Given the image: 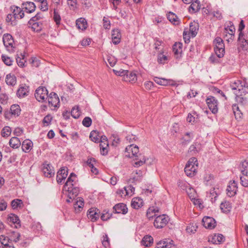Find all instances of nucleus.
Here are the masks:
<instances>
[{"mask_svg": "<svg viewBox=\"0 0 248 248\" xmlns=\"http://www.w3.org/2000/svg\"><path fill=\"white\" fill-rule=\"evenodd\" d=\"M139 152L138 146L134 144H131L125 148V155L129 158L135 157V160H137L133 164L135 167H139L145 163L144 157L141 156L140 154V158H139L138 155Z\"/></svg>", "mask_w": 248, "mask_h": 248, "instance_id": "f257e3e1", "label": "nucleus"}, {"mask_svg": "<svg viewBox=\"0 0 248 248\" xmlns=\"http://www.w3.org/2000/svg\"><path fill=\"white\" fill-rule=\"evenodd\" d=\"M198 164L196 158L192 157L189 159L185 168V172L187 176L192 177L195 175Z\"/></svg>", "mask_w": 248, "mask_h": 248, "instance_id": "f03ea898", "label": "nucleus"}, {"mask_svg": "<svg viewBox=\"0 0 248 248\" xmlns=\"http://www.w3.org/2000/svg\"><path fill=\"white\" fill-rule=\"evenodd\" d=\"M215 44L214 50L216 54L219 58H222L224 56L225 53L224 44L223 40L220 37H217L214 41Z\"/></svg>", "mask_w": 248, "mask_h": 248, "instance_id": "7ed1b4c3", "label": "nucleus"}, {"mask_svg": "<svg viewBox=\"0 0 248 248\" xmlns=\"http://www.w3.org/2000/svg\"><path fill=\"white\" fill-rule=\"evenodd\" d=\"M48 91L46 87H39L35 91L34 96L37 100L39 102H45L48 97Z\"/></svg>", "mask_w": 248, "mask_h": 248, "instance_id": "20e7f679", "label": "nucleus"}, {"mask_svg": "<svg viewBox=\"0 0 248 248\" xmlns=\"http://www.w3.org/2000/svg\"><path fill=\"white\" fill-rule=\"evenodd\" d=\"M169 221V217L166 215H162L155 217L154 225L156 229H161L164 227Z\"/></svg>", "mask_w": 248, "mask_h": 248, "instance_id": "39448f33", "label": "nucleus"}, {"mask_svg": "<svg viewBox=\"0 0 248 248\" xmlns=\"http://www.w3.org/2000/svg\"><path fill=\"white\" fill-rule=\"evenodd\" d=\"M237 85L238 88L234 92L236 96H243L248 93V85L245 81L237 80Z\"/></svg>", "mask_w": 248, "mask_h": 248, "instance_id": "423d86ee", "label": "nucleus"}, {"mask_svg": "<svg viewBox=\"0 0 248 248\" xmlns=\"http://www.w3.org/2000/svg\"><path fill=\"white\" fill-rule=\"evenodd\" d=\"M207 106L213 113H216L218 111V101L213 96H209L206 99Z\"/></svg>", "mask_w": 248, "mask_h": 248, "instance_id": "0eeeda50", "label": "nucleus"}, {"mask_svg": "<svg viewBox=\"0 0 248 248\" xmlns=\"http://www.w3.org/2000/svg\"><path fill=\"white\" fill-rule=\"evenodd\" d=\"M47 99H48V102L50 107H53L55 108L59 107L60 100L56 93L51 92L48 95Z\"/></svg>", "mask_w": 248, "mask_h": 248, "instance_id": "6e6552de", "label": "nucleus"}, {"mask_svg": "<svg viewBox=\"0 0 248 248\" xmlns=\"http://www.w3.org/2000/svg\"><path fill=\"white\" fill-rule=\"evenodd\" d=\"M238 41L240 47L243 50L246 51L248 49V37L243 32L239 33Z\"/></svg>", "mask_w": 248, "mask_h": 248, "instance_id": "1a4fd4ad", "label": "nucleus"}, {"mask_svg": "<svg viewBox=\"0 0 248 248\" xmlns=\"http://www.w3.org/2000/svg\"><path fill=\"white\" fill-rule=\"evenodd\" d=\"M42 171L45 177L50 178L54 175L53 168L49 164L45 163L42 165Z\"/></svg>", "mask_w": 248, "mask_h": 248, "instance_id": "9d476101", "label": "nucleus"}, {"mask_svg": "<svg viewBox=\"0 0 248 248\" xmlns=\"http://www.w3.org/2000/svg\"><path fill=\"white\" fill-rule=\"evenodd\" d=\"M203 226L208 229H212L216 226V222L214 218L210 217H204L202 220Z\"/></svg>", "mask_w": 248, "mask_h": 248, "instance_id": "9b49d317", "label": "nucleus"}, {"mask_svg": "<svg viewBox=\"0 0 248 248\" xmlns=\"http://www.w3.org/2000/svg\"><path fill=\"white\" fill-rule=\"evenodd\" d=\"M11 9L12 11L13 16H14V19H21L25 16V13L22 7L20 8L13 5L11 7Z\"/></svg>", "mask_w": 248, "mask_h": 248, "instance_id": "f8f14e48", "label": "nucleus"}, {"mask_svg": "<svg viewBox=\"0 0 248 248\" xmlns=\"http://www.w3.org/2000/svg\"><path fill=\"white\" fill-rule=\"evenodd\" d=\"M226 190L227 194L229 197H232L234 196L236 194L237 191V183L234 181H231L227 186Z\"/></svg>", "mask_w": 248, "mask_h": 248, "instance_id": "ddd939ff", "label": "nucleus"}, {"mask_svg": "<svg viewBox=\"0 0 248 248\" xmlns=\"http://www.w3.org/2000/svg\"><path fill=\"white\" fill-rule=\"evenodd\" d=\"M22 9L24 13L30 14L35 10L36 6L34 3L31 1H26L22 3L21 6Z\"/></svg>", "mask_w": 248, "mask_h": 248, "instance_id": "4468645a", "label": "nucleus"}, {"mask_svg": "<svg viewBox=\"0 0 248 248\" xmlns=\"http://www.w3.org/2000/svg\"><path fill=\"white\" fill-rule=\"evenodd\" d=\"M68 169L66 167H62L57 172V182L58 184H61L64 180L68 175Z\"/></svg>", "mask_w": 248, "mask_h": 248, "instance_id": "2eb2a0df", "label": "nucleus"}, {"mask_svg": "<svg viewBox=\"0 0 248 248\" xmlns=\"http://www.w3.org/2000/svg\"><path fill=\"white\" fill-rule=\"evenodd\" d=\"M182 47L183 44L180 42H176L173 46V52L174 53V57L177 59H179L181 57Z\"/></svg>", "mask_w": 248, "mask_h": 248, "instance_id": "dca6fc26", "label": "nucleus"}, {"mask_svg": "<svg viewBox=\"0 0 248 248\" xmlns=\"http://www.w3.org/2000/svg\"><path fill=\"white\" fill-rule=\"evenodd\" d=\"M173 242V241L170 239L161 241L157 244L156 248H176Z\"/></svg>", "mask_w": 248, "mask_h": 248, "instance_id": "f3484780", "label": "nucleus"}, {"mask_svg": "<svg viewBox=\"0 0 248 248\" xmlns=\"http://www.w3.org/2000/svg\"><path fill=\"white\" fill-rule=\"evenodd\" d=\"M113 212L117 214H125L127 213V208L126 204L120 203L116 204L113 208Z\"/></svg>", "mask_w": 248, "mask_h": 248, "instance_id": "a211bd4d", "label": "nucleus"}, {"mask_svg": "<svg viewBox=\"0 0 248 248\" xmlns=\"http://www.w3.org/2000/svg\"><path fill=\"white\" fill-rule=\"evenodd\" d=\"M98 210L96 208H91L87 212V217L91 221H95L99 217V215L97 213Z\"/></svg>", "mask_w": 248, "mask_h": 248, "instance_id": "6ab92c4d", "label": "nucleus"}, {"mask_svg": "<svg viewBox=\"0 0 248 248\" xmlns=\"http://www.w3.org/2000/svg\"><path fill=\"white\" fill-rule=\"evenodd\" d=\"M3 42L6 47H12L14 43V40L10 34H4L3 36Z\"/></svg>", "mask_w": 248, "mask_h": 248, "instance_id": "aec40b11", "label": "nucleus"}, {"mask_svg": "<svg viewBox=\"0 0 248 248\" xmlns=\"http://www.w3.org/2000/svg\"><path fill=\"white\" fill-rule=\"evenodd\" d=\"M112 40L114 44L117 45L120 42L121 34L119 29H114L112 32Z\"/></svg>", "mask_w": 248, "mask_h": 248, "instance_id": "412c9836", "label": "nucleus"}, {"mask_svg": "<svg viewBox=\"0 0 248 248\" xmlns=\"http://www.w3.org/2000/svg\"><path fill=\"white\" fill-rule=\"evenodd\" d=\"M154 81L157 84L162 86L173 85L172 83L173 81L172 80H168L165 78L155 77L154 78Z\"/></svg>", "mask_w": 248, "mask_h": 248, "instance_id": "4be33fe9", "label": "nucleus"}, {"mask_svg": "<svg viewBox=\"0 0 248 248\" xmlns=\"http://www.w3.org/2000/svg\"><path fill=\"white\" fill-rule=\"evenodd\" d=\"M33 143L29 139L24 140L22 143V149L25 153H29L32 148Z\"/></svg>", "mask_w": 248, "mask_h": 248, "instance_id": "5701e85b", "label": "nucleus"}, {"mask_svg": "<svg viewBox=\"0 0 248 248\" xmlns=\"http://www.w3.org/2000/svg\"><path fill=\"white\" fill-rule=\"evenodd\" d=\"M126 82H135L137 81V75L135 72L127 71L126 76H124V80Z\"/></svg>", "mask_w": 248, "mask_h": 248, "instance_id": "b1692460", "label": "nucleus"}, {"mask_svg": "<svg viewBox=\"0 0 248 248\" xmlns=\"http://www.w3.org/2000/svg\"><path fill=\"white\" fill-rule=\"evenodd\" d=\"M235 29L231 22H229V25L225 28V33H228L230 35V39L233 40L234 37Z\"/></svg>", "mask_w": 248, "mask_h": 248, "instance_id": "393cba45", "label": "nucleus"}, {"mask_svg": "<svg viewBox=\"0 0 248 248\" xmlns=\"http://www.w3.org/2000/svg\"><path fill=\"white\" fill-rule=\"evenodd\" d=\"M167 18L174 25H179L180 23L178 16L173 13L170 12L167 14Z\"/></svg>", "mask_w": 248, "mask_h": 248, "instance_id": "a878e982", "label": "nucleus"}, {"mask_svg": "<svg viewBox=\"0 0 248 248\" xmlns=\"http://www.w3.org/2000/svg\"><path fill=\"white\" fill-rule=\"evenodd\" d=\"M232 109L236 119L239 120L242 118L243 113L238 105L233 104L232 106Z\"/></svg>", "mask_w": 248, "mask_h": 248, "instance_id": "bb28decb", "label": "nucleus"}, {"mask_svg": "<svg viewBox=\"0 0 248 248\" xmlns=\"http://www.w3.org/2000/svg\"><path fill=\"white\" fill-rule=\"evenodd\" d=\"M131 206L136 209H138L143 205V201L139 197L134 198L131 202Z\"/></svg>", "mask_w": 248, "mask_h": 248, "instance_id": "cd10ccee", "label": "nucleus"}, {"mask_svg": "<svg viewBox=\"0 0 248 248\" xmlns=\"http://www.w3.org/2000/svg\"><path fill=\"white\" fill-rule=\"evenodd\" d=\"M76 26L78 29L84 30L87 28V22L84 18H79L76 20Z\"/></svg>", "mask_w": 248, "mask_h": 248, "instance_id": "c85d7f7f", "label": "nucleus"}, {"mask_svg": "<svg viewBox=\"0 0 248 248\" xmlns=\"http://www.w3.org/2000/svg\"><path fill=\"white\" fill-rule=\"evenodd\" d=\"M178 186L179 187H180L183 190H186L187 193V194H188L190 198L191 199H193L194 198V196L193 195H189V192H188L187 191V187H189L188 186V184H187L186 182H185V181H181V180H179L178 182ZM188 189L191 191H193V192H195L194 190L193 189H191L189 187H188Z\"/></svg>", "mask_w": 248, "mask_h": 248, "instance_id": "c756f323", "label": "nucleus"}, {"mask_svg": "<svg viewBox=\"0 0 248 248\" xmlns=\"http://www.w3.org/2000/svg\"><path fill=\"white\" fill-rule=\"evenodd\" d=\"M11 147L13 149H17L21 145V142L19 139L16 137H12L9 142Z\"/></svg>", "mask_w": 248, "mask_h": 248, "instance_id": "7c9ffc66", "label": "nucleus"}, {"mask_svg": "<svg viewBox=\"0 0 248 248\" xmlns=\"http://www.w3.org/2000/svg\"><path fill=\"white\" fill-rule=\"evenodd\" d=\"M29 87L27 86L20 87L17 91V95L18 97H24L28 95Z\"/></svg>", "mask_w": 248, "mask_h": 248, "instance_id": "2f4dec72", "label": "nucleus"}, {"mask_svg": "<svg viewBox=\"0 0 248 248\" xmlns=\"http://www.w3.org/2000/svg\"><path fill=\"white\" fill-rule=\"evenodd\" d=\"M199 30V24L197 23H191L189 25V33L192 37H194L197 34Z\"/></svg>", "mask_w": 248, "mask_h": 248, "instance_id": "473e14b6", "label": "nucleus"}, {"mask_svg": "<svg viewBox=\"0 0 248 248\" xmlns=\"http://www.w3.org/2000/svg\"><path fill=\"white\" fill-rule=\"evenodd\" d=\"M5 82L8 85L14 86L16 83V78L14 75L8 74L5 78Z\"/></svg>", "mask_w": 248, "mask_h": 248, "instance_id": "72a5a7b5", "label": "nucleus"}, {"mask_svg": "<svg viewBox=\"0 0 248 248\" xmlns=\"http://www.w3.org/2000/svg\"><path fill=\"white\" fill-rule=\"evenodd\" d=\"M153 243V238L151 236H145L141 241V244L146 247H150Z\"/></svg>", "mask_w": 248, "mask_h": 248, "instance_id": "f704fd0d", "label": "nucleus"}, {"mask_svg": "<svg viewBox=\"0 0 248 248\" xmlns=\"http://www.w3.org/2000/svg\"><path fill=\"white\" fill-rule=\"evenodd\" d=\"M84 205V202L82 199H79L77 200L74 204L75 211L76 213H78L80 211Z\"/></svg>", "mask_w": 248, "mask_h": 248, "instance_id": "c9c22d12", "label": "nucleus"}, {"mask_svg": "<svg viewBox=\"0 0 248 248\" xmlns=\"http://www.w3.org/2000/svg\"><path fill=\"white\" fill-rule=\"evenodd\" d=\"M240 170L242 174H248V162L245 160L240 165Z\"/></svg>", "mask_w": 248, "mask_h": 248, "instance_id": "e433bc0d", "label": "nucleus"}, {"mask_svg": "<svg viewBox=\"0 0 248 248\" xmlns=\"http://www.w3.org/2000/svg\"><path fill=\"white\" fill-rule=\"evenodd\" d=\"M20 108L19 105L15 104L11 106L10 111L12 115L18 116L20 112Z\"/></svg>", "mask_w": 248, "mask_h": 248, "instance_id": "4c0bfd02", "label": "nucleus"}, {"mask_svg": "<svg viewBox=\"0 0 248 248\" xmlns=\"http://www.w3.org/2000/svg\"><path fill=\"white\" fill-rule=\"evenodd\" d=\"M201 145L198 142H195L190 146L189 148V152L194 153H198L201 150Z\"/></svg>", "mask_w": 248, "mask_h": 248, "instance_id": "58836bf2", "label": "nucleus"}, {"mask_svg": "<svg viewBox=\"0 0 248 248\" xmlns=\"http://www.w3.org/2000/svg\"><path fill=\"white\" fill-rule=\"evenodd\" d=\"M232 208L231 203L228 202H222L220 204V209L223 212H228L230 211Z\"/></svg>", "mask_w": 248, "mask_h": 248, "instance_id": "ea45409f", "label": "nucleus"}, {"mask_svg": "<svg viewBox=\"0 0 248 248\" xmlns=\"http://www.w3.org/2000/svg\"><path fill=\"white\" fill-rule=\"evenodd\" d=\"M11 206L15 209L17 207H22L23 206V203L21 200L20 199H15L11 202Z\"/></svg>", "mask_w": 248, "mask_h": 248, "instance_id": "a19ab883", "label": "nucleus"}, {"mask_svg": "<svg viewBox=\"0 0 248 248\" xmlns=\"http://www.w3.org/2000/svg\"><path fill=\"white\" fill-rule=\"evenodd\" d=\"M198 228V226L196 224L190 223L186 227V231L188 233H195Z\"/></svg>", "mask_w": 248, "mask_h": 248, "instance_id": "79ce46f5", "label": "nucleus"}, {"mask_svg": "<svg viewBox=\"0 0 248 248\" xmlns=\"http://www.w3.org/2000/svg\"><path fill=\"white\" fill-rule=\"evenodd\" d=\"M90 138L92 141L94 142H99L100 136L96 131H92L90 133Z\"/></svg>", "mask_w": 248, "mask_h": 248, "instance_id": "37998d69", "label": "nucleus"}, {"mask_svg": "<svg viewBox=\"0 0 248 248\" xmlns=\"http://www.w3.org/2000/svg\"><path fill=\"white\" fill-rule=\"evenodd\" d=\"M8 219L10 222L14 224H19L20 223L19 217L15 214H10L8 216Z\"/></svg>", "mask_w": 248, "mask_h": 248, "instance_id": "c03bdc74", "label": "nucleus"}, {"mask_svg": "<svg viewBox=\"0 0 248 248\" xmlns=\"http://www.w3.org/2000/svg\"><path fill=\"white\" fill-rule=\"evenodd\" d=\"M53 20L57 25L59 26L61 24V17L59 12L56 9L54 10Z\"/></svg>", "mask_w": 248, "mask_h": 248, "instance_id": "a18cd8bd", "label": "nucleus"}, {"mask_svg": "<svg viewBox=\"0 0 248 248\" xmlns=\"http://www.w3.org/2000/svg\"><path fill=\"white\" fill-rule=\"evenodd\" d=\"M213 239L214 240V243H217V242H218L219 244L224 241L225 237L221 234H216L213 236Z\"/></svg>", "mask_w": 248, "mask_h": 248, "instance_id": "49530a36", "label": "nucleus"}, {"mask_svg": "<svg viewBox=\"0 0 248 248\" xmlns=\"http://www.w3.org/2000/svg\"><path fill=\"white\" fill-rule=\"evenodd\" d=\"M31 27V28L36 31H39L42 30V23L41 22H37L32 23L31 24H29Z\"/></svg>", "mask_w": 248, "mask_h": 248, "instance_id": "de8ad7c7", "label": "nucleus"}, {"mask_svg": "<svg viewBox=\"0 0 248 248\" xmlns=\"http://www.w3.org/2000/svg\"><path fill=\"white\" fill-rule=\"evenodd\" d=\"M72 116L74 118H78L80 115V112L79 111L78 107H74L71 111Z\"/></svg>", "mask_w": 248, "mask_h": 248, "instance_id": "09e8293b", "label": "nucleus"}, {"mask_svg": "<svg viewBox=\"0 0 248 248\" xmlns=\"http://www.w3.org/2000/svg\"><path fill=\"white\" fill-rule=\"evenodd\" d=\"M11 129L9 126L4 127L1 130V136L3 137H8L11 135Z\"/></svg>", "mask_w": 248, "mask_h": 248, "instance_id": "8fccbe9b", "label": "nucleus"}, {"mask_svg": "<svg viewBox=\"0 0 248 248\" xmlns=\"http://www.w3.org/2000/svg\"><path fill=\"white\" fill-rule=\"evenodd\" d=\"M20 237V234L19 233L16 232H12L10 235V240L16 243L18 242Z\"/></svg>", "mask_w": 248, "mask_h": 248, "instance_id": "3c124183", "label": "nucleus"}, {"mask_svg": "<svg viewBox=\"0 0 248 248\" xmlns=\"http://www.w3.org/2000/svg\"><path fill=\"white\" fill-rule=\"evenodd\" d=\"M125 195L132 196L134 192L135 188L131 185H129L127 186H125Z\"/></svg>", "mask_w": 248, "mask_h": 248, "instance_id": "603ef678", "label": "nucleus"}, {"mask_svg": "<svg viewBox=\"0 0 248 248\" xmlns=\"http://www.w3.org/2000/svg\"><path fill=\"white\" fill-rule=\"evenodd\" d=\"M241 184L245 187H248V174H242L240 177Z\"/></svg>", "mask_w": 248, "mask_h": 248, "instance_id": "864d4df0", "label": "nucleus"}, {"mask_svg": "<svg viewBox=\"0 0 248 248\" xmlns=\"http://www.w3.org/2000/svg\"><path fill=\"white\" fill-rule=\"evenodd\" d=\"M1 59H2V61L4 62V63L8 65V66H11V65H12V63L13 62V61L12 60V59L6 56V55H2L1 56Z\"/></svg>", "mask_w": 248, "mask_h": 248, "instance_id": "5fc2aeb1", "label": "nucleus"}, {"mask_svg": "<svg viewBox=\"0 0 248 248\" xmlns=\"http://www.w3.org/2000/svg\"><path fill=\"white\" fill-rule=\"evenodd\" d=\"M192 2L190 8L192 9L195 12L198 11L200 9V2L198 1V0H194Z\"/></svg>", "mask_w": 248, "mask_h": 248, "instance_id": "6e6d98bb", "label": "nucleus"}, {"mask_svg": "<svg viewBox=\"0 0 248 248\" xmlns=\"http://www.w3.org/2000/svg\"><path fill=\"white\" fill-rule=\"evenodd\" d=\"M69 194H72V195L76 196L78 195V192H79V189L78 188L76 187L75 186L73 187H68L67 190Z\"/></svg>", "mask_w": 248, "mask_h": 248, "instance_id": "4d7b16f0", "label": "nucleus"}, {"mask_svg": "<svg viewBox=\"0 0 248 248\" xmlns=\"http://www.w3.org/2000/svg\"><path fill=\"white\" fill-rule=\"evenodd\" d=\"M158 212V210H155V209H153L152 208H149L146 212V216L149 219H151V218H153V217H155V215L154 214V215H152V214H155V212Z\"/></svg>", "mask_w": 248, "mask_h": 248, "instance_id": "13d9d810", "label": "nucleus"}, {"mask_svg": "<svg viewBox=\"0 0 248 248\" xmlns=\"http://www.w3.org/2000/svg\"><path fill=\"white\" fill-rule=\"evenodd\" d=\"M107 61L111 67L114 66L117 62V59L112 55L107 56Z\"/></svg>", "mask_w": 248, "mask_h": 248, "instance_id": "bf43d9fd", "label": "nucleus"}, {"mask_svg": "<svg viewBox=\"0 0 248 248\" xmlns=\"http://www.w3.org/2000/svg\"><path fill=\"white\" fill-rule=\"evenodd\" d=\"M1 244L3 245V248H15L13 246L10 245L9 243H4V240H6V237L4 235L0 236Z\"/></svg>", "mask_w": 248, "mask_h": 248, "instance_id": "052dcab7", "label": "nucleus"}, {"mask_svg": "<svg viewBox=\"0 0 248 248\" xmlns=\"http://www.w3.org/2000/svg\"><path fill=\"white\" fill-rule=\"evenodd\" d=\"M113 71L115 75L123 77V80H124V76H126V73H127V70H124L123 69H120V70L113 69Z\"/></svg>", "mask_w": 248, "mask_h": 248, "instance_id": "680f3d73", "label": "nucleus"}, {"mask_svg": "<svg viewBox=\"0 0 248 248\" xmlns=\"http://www.w3.org/2000/svg\"><path fill=\"white\" fill-rule=\"evenodd\" d=\"M52 120V117L50 115L46 116L43 120V123L44 125L47 126L50 124Z\"/></svg>", "mask_w": 248, "mask_h": 248, "instance_id": "e2e57ef3", "label": "nucleus"}, {"mask_svg": "<svg viewBox=\"0 0 248 248\" xmlns=\"http://www.w3.org/2000/svg\"><path fill=\"white\" fill-rule=\"evenodd\" d=\"M168 60V58L166 56L160 53L158 55L157 61L159 63L164 64Z\"/></svg>", "mask_w": 248, "mask_h": 248, "instance_id": "0e129e2a", "label": "nucleus"}, {"mask_svg": "<svg viewBox=\"0 0 248 248\" xmlns=\"http://www.w3.org/2000/svg\"><path fill=\"white\" fill-rule=\"evenodd\" d=\"M92 120L91 118L89 117H86L84 118L82 121L83 125L87 127H89L92 124Z\"/></svg>", "mask_w": 248, "mask_h": 248, "instance_id": "69168bd1", "label": "nucleus"}, {"mask_svg": "<svg viewBox=\"0 0 248 248\" xmlns=\"http://www.w3.org/2000/svg\"><path fill=\"white\" fill-rule=\"evenodd\" d=\"M111 214H110L108 211H104L101 216V218L103 221L108 220L110 218Z\"/></svg>", "mask_w": 248, "mask_h": 248, "instance_id": "338daca9", "label": "nucleus"}, {"mask_svg": "<svg viewBox=\"0 0 248 248\" xmlns=\"http://www.w3.org/2000/svg\"><path fill=\"white\" fill-rule=\"evenodd\" d=\"M220 58H219L218 57H217V55H212L209 57V60L210 62H211L212 63H217L219 62H220L219 59Z\"/></svg>", "mask_w": 248, "mask_h": 248, "instance_id": "774afa93", "label": "nucleus"}]
</instances>
